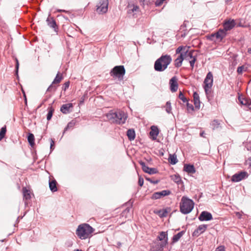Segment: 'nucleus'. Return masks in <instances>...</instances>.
<instances>
[{"instance_id":"6ab92c4d","label":"nucleus","mask_w":251,"mask_h":251,"mask_svg":"<svg viewBox=\"0 0 251 251\" xmlns=\"http://www.w3.org/2000/svg\"><path fill=\"white\" fill-rule=\"evenodd\" d=\"M194 104L196 109L199 110L201 106V101L200 100L199 95L195 92L193 93Z\"/></svg>"},{"instance_id":"ea45409f","label":"nucleus","mask_w":251,"mask_h":251,"mask_svg":"<svg viewBox=\"0 0 251 251\" xmlns=\"http://www.w3.org/2000/svg\"><path fill=\"white\" fill-rule=\"evenodd\" d=\"M141 5H149L152 4L151 0H138Z\"/></svg>"},{"instance_id":"79ce46f5","label":"nucleus","mask_w":251,"mask_h":251,"mask_svg":"<svg viewBox=\"0 0 251 251\" xmlns=\"http://www.w3.org/2000/svg\"><path fill=\"white\" fill-rule=\"evenodd\" d=\"M203 88L204 89V91H205V94L206 95L207 98L208 99H209V97H212L211 91L209 90L211 88H206V87H203Z\"/></svg>"},{"instance_id":"c9c22d12","label":"nucleus","mask_w":251,"mask_h":251,"mask_svg":"<svg viewBox=\"0 0 251 251\" xmlns=\"http://www.w3.org/2000/svg\"><path fill=\"white\" fill-rule=\"evenodd\" d=\"M247 70V67L242 65L237 68V72L239 75H242L244 72H246Z\"/></svg>"},{"instance_id":"3c124183","label":"nucleus","mask_w":251,"mask_h":251,"mask_svg":"<svg viewBox=\"0 0 251 251\" xmlns=\"http://www.w3.org/2000/svg\"><path fill=\"white\" fill-rule=\"evenodd\" d=\"M174 180L176 182L179 183L181 181V178L179 176L175 175Z\"/></svg>"},{"instance_id":"69168bd1","label":"nucleus","mask_w":251,"mask_h":251,"mask_svg":"<svg viewBox=\"0 0 251 251\" xmlns=\"http://www.w3.org/2000/svg\"><path fill=\"white\" fill-rule=\"evenodd\" d=\"M204 134V132L202 131V132L200 133V136H201V137H203V134Z\"/></svg>"},{"instance_id":"aec40b11","label":"nucleus","mask_w":251,"mask_h":251,"mask_svg":"<svg viewBox=\"0 0 251 251\" xmlns=\"http://www.w3.org/2000/svg\"><path fill=\"white\" fill-rule=\"evenodd\" d=\"M150 135L153 140H155L159 134V129L156 126H152L151 127Z\"/></svg>"},{"instance_id":"0e129e2a","label":"nucleus","mask_w":251,"mask_h":251,"mask_svg":"<svg viewBox=\"0 0 251 251\" xmlns=\"http://www.w3.org/2000/svg\"><path fill=\"white\" fill-rule=\"evenodd\" d=\"M91 236H79V238L83 240V239H86L88 237H90Z\"/></svg>"},{"instance_id":"680f3d73","label":"nucleus","mask_w":251,"mask_h":251,"mask_svg":"<svg viewBox=\"0 0 251 251\" xmlns=\"http://www.w3.org/2000/svg\"><path fill=\"white\" fill-rule=\"evenodd\" d=\"M159 235H168V231L160 232L159 233Z\"/></svg>"},{"instance_id":"423d86ee","label":"nucleus","mask_w":251,"mask_h":251,"mask_svg":"<svg viewBox=\"0 0 251 251\" xmlns=\"http://www.w3.org/2000/svg\"><path fill=\"white\" fill-rule=\"evenodd\" d=\"M206 37L208 40L213 41L214 42L217 41L220 42H222L223 39L226 37V34L223 30L218 29L216 32L208 35Z\"/></svg>"},{"instance_id":"37998d69","label":"nucleus","mask_w":251,"mask_h":251,"mask_svg":"<svg viewBox=\"0 0 251 251\" xmlns=\"http://www.w3.org/2000/svg\"><path fill=\"white\" fill-rule=\"evenodd\" d=\"M185 103L186 104L187 109L189 112H192L194 110V106L192 104L189 103V100L188 101V102H186Z\"/></svg>"},{"instance_id":"9b49d317","label":"nucleus","mask_w":251,"mask_h":251,"mask_svg":"<svg viewBox=\"0 0 251 251\" xmlns=\"http://www.w3.org/2000/svg\"><path fill=\"white\" fill-rule=\"evenodd\" d=\"M46 22L49 26L53 29L55 32H58V26L53 17L51 16L50 13H49L48 17L46 20Z\"/></svg>"},{"instance_id":"1a4fd4ad","label":"nucleus","mask_w":251,"mask_h":251,"mask_svg":"<svg viewBox=\"0 0 251 251\" xmlns=\"http://www.w3.org/2000/svg\"><path fill=\"white\" fill-rule=\"evenodd\" d=\"M108 0H100L97 5V11L99 13H105L108 10Z\"/></svg>"},{"instance_id":"c85d7f7f","label":"nucleus","mask_w":251,"mask_h":251,"mask_svg":"<svg viewBox=\"0 0 251 251\" xmlns=\"http://www.w3.org/2000/svg\"><path fill=\"white\" fill-rule=\"evenodd\" d=\"M168 161L172 165L176 164L178 162L176 155L175 153L173 154H170Z\"/></svg>"},{"instance_id":"2f4dec72","label":"nucleus","mask_w":251,"mask_h":251,"mask_svg":"<svg viewBox=\"0 0 251 251\" xmlns=\"http://www.w3.org/2000/svg\"><path fill=\"white\" fill-rule=\"evenodd\" d=\"M27 141H28V143L30 145V146L32 147H33L35 145V143H34L35 138H34V136L32 133H28V136H27Z\"/></svg>"},{"instance_id":"13d9d810","label":"nucleus","mask_w":251,"mask_h":251,"mask_svg":"<svg viewBox=\"0 0 251 251\" xmlns=\"http://www.w3.org/2000/svg\"><path fill=\"white\" fill-rule=\"evenodd\" d=\"M185 230H182V231L178 232L175 235H183L184 234H185Z\"/></svg>"},{"instance_id":"4468645a","label":"nucleus","mask_w":251,"mask_h":251,"mask_svg":"<svg viewBox=\"0 0 251 251\" xmlns=\"http://www.w3.org/2000/svg\"><path fill=\"white\" fill-rule=\"evenodd\" d=\"M198 218L201 221H207L211 220L213 219V217L210 212L203 211L201 212Z\"/></svg>"},{"instance_id":"e433bc0d","label":"nucleus","mask_w":251,"mask_h":251,"mask_svg":"<svg viewBox=\"0 0 251 251\" xmlns=\"http://www.w3.org/2000/svg\"><path fill=\"white\" fill-rule=\"evenodd\" d=\"M6 132V127L4 126L1 127L0 131V141H1L5 136Z\"/></svg>"},{"instance_id":"338daca9","label":"nucleus","mask_w":251,"mask_h":251,"mask_svg":"<svg viewBox=\"0 0 251 251\" xmlns=\"http://www.w3.org/2000/svg\"><path fill=\"white\" fill-rule=\"evenodd\" d=\"M248 52L251 54V48H249L248 50Z\"/></svg>"},{"instance_id":"603ef678","label":"nucleus","mask_w":251,"mask_h":251,"mask_svg":"<svg viewBox=\"0 0 251 251\" xmlns=\"http://www.w3.org/2000/svg\"><path fill=\"white\" fill-rule=\"evenodd\" d=\"M164 1L162 0H156L155 4L156 6H160L163 3Z\"/></svg>"},{"instance_id":"393cba45","label":"nucleus","mask_w":251,"mask_h":251,"mask_svg":"<svg viewBox=\"0 0 251 251\" xmlns=\"http://www.w3.org/2000/svg\"><path fill=\"white\" fill-rule=\"evenodd\" d=\"M238 100L241 104L246 105L248 107L251 106V100L243 98L239 96Z\"/></svg>"},{"instance_id":"20e7f679","label":"nucleus","mask_w":251,"mask_h":251,"mask_svg":"<svg viewBox=\"0 0 251 251\" xmlns=\"http://www.w3.org/2000/svg\"><path fill=\"white\" fill-rule=\"evenodd\" d=\"M109 74L113 78H117L118 80L122 81L126 74V70L123 65L116 66L110 71Z\"/></svg>"},{"instance_id":"09e8293b","label":"nucleus","mask_w":251,"mask_h":251,"mask_svg":"<svg viewBox=\"0 0 251 251\" xmlns=\"http://www.w3.org/2000/svg\"><path fill=\"white\" fill-rule=\"evenodd\" d=\"M196 60H197V58L196 57L195 58H193V59L189 60L190 66L191 67V68L192 69L194 68V64H195V62L196 61Z\"/></svg>"},{"instance_id":"58836bf2","label":"nucleus","mask_w":251,"mask_h":251,"mask_svg":"<svg viewBox=\"0 0 251 251\" xmlns=\"http://www.w3.org/2000/svg\"><path fill=\"white\" fill-rule=\"evenodd\" d=\"M178 98L181 100L183 103H185L186 102H188L189 100L184 95L183 92L182 91H179V95H178Z\"/></svg>"},{"instance_id":"5fc2aeb1","label":"nucleus","mask_w":251,"mask_h":251,"mask_svg":"<svg viewBox=\"0 0 251 251\" xmlns=\"http://www.w3.org/2000/svg\"><path fill=\"white\" fill-rule=\"evenodd\" d=\"M16 67H15V68H16V73L17 75L18 74V72L19 67V63L18 60L17 58H16Z\"/></svg>"},{"instance_id":"dca6fc26","label":"nucleus","mask_w":251,"mask_h":251,"mask_svg":"<svg viewBox=\"0 0 251 251\" xmlns=\"http://www.w3.org/2000/svg\"><path fill=\"white\" fill-rule=\"evenodd\" d=\"M22 191L23 193V200L25 201V204H27V201L31 199L30 191L25 187L23 188Z\"/></svg>"},{"instance_id":"0eeeda50","label":"nucleus","mask_w":251,"mask_h":251,"mask_svg":"<svg viewBox=\"0 0 251 251\" xmlns=\"http://www.w3.org/2000/svg\"><path fill=\"white\" fill-rule=\"evenodd\" d=\"M63 76L62 74L59 72L57 74L55 77L52 82L51 84L49 86L47 90V92H54L57 89V86L55 85L56 84H59L63 79Z\"/></svg>"},{"instance_id":"f03ea898","label":"nucleus","mask_w":251,"mask_h":251,"mask_svg":"<svg viewBox=\"0 0 251 251\" xmlns=\"http://www.w3.org/2000/svg\"><path fill=\"white\" fill-rule=\"evenodd\" d=\"M172 57L170 55H162L154 63V69L157 72H163L165 70L171 63Z\"/></svg>"},{"instance_id":"72a5a7b5","label":"nucleus","mask_w":251,"mask_h":251,"mask_svg":"<svg viewBox=\"0 0 251 251\" xmlns=\"http://www.w3.org/2000/svg\"><path fill=\"white\" fill-rule=\"evenodd\" d=\"M139 163L141 165L142 170L145 173H148L150 168L147 166L146 163L142 160L139 161Z\"/></svg>"},{"instance_id":"f8f14e48","label":"nucleus","mask_w":251,"mask_h":251,"mask_svg":"<svg viewBox=\"0 0 251 251\" xmlns=\"http://www.w3.org/2000/svg\"><path fill=\"white\" fill-rule=\"evenodd\" d=\"M171 193L169 190H164L160 192H154L151 196V199L152 200H157L160 199L163 197L168 196Z\"/></svg>"},{"instance_id":"774afa93","label":"nucleus","mask_w":251,"mask_h":251,"mask_svg":"<svg viewBox=\"0 0 251 251\" xmlns=\"http://www.w3.org/2000/svg\"><path fill=\"white\" fill-rule=\"evenodd\" d=\"M46 100H47V99H45V100L43 101L42 103L41 104V105H40V106L39 107H40V106H41V105H42V104H43L45 102H46Z\"/></svg>"},{"instance_id":"052dcab7","label":"nucleus","mask_w":251,"mask_h":251,"mask_svg":"<svg viewBox=\"0 0 251 251\" xmlns=\"http://www.w3.org/2000/svg\"><path fill=\"white\" fill-rule=\"evenodd\" d=\"M217 232V231L214 228H211L209 233L211 235H213V234H215V232Z\"/></svg>"},{"instance_id":"f3484780","label":"nucleus","mask_w":251,"mask_h":251,"mask_svg":"<svg viewBox=\"0 0 251 251\" xmlns=\"http://www.w3.org/2000/svg\"><path fill=\"white\" fill-rule=\"evenodd\" d=\"M130 208L127 207L120 214V218L123 219L122 224L126 221V219L130 217Z\"/></svg>"},{"instance_id":"de8ad7c7","label":"nucleus","mask_w":251,"mask_h":251,"mask_svg":"<svg viewBox=\"0 0 251 251\" xmlns=\"http://www.w3.org/2000/svg\"><path fill=\"white\" fill-rule=\"evenodd\" d=\"M70 85V81H68L63 84L62 89V90L66 91L69 87Z\"/></svg>"},{"instance_id":"bf43d9fd","label":"nucleus","mask_w":251,"mask_h":251,"mask_svg":"<svg viewBox=\"0 0 251 251\" xmlns=\"http://www.w3.org/2000/svg\"><path fill=\"white\" fill-rule=\"evenodd\" d=\"M85 96H83L81 98H80V102H79V104H82L83 102H84V101L85 100Z\"/></svg>"},{"instance_id":"7ed1b4c3","label":"nucleus","mask_w":251,"mask_h":251,"mask_svg":"<svg viewBox=\"0 0 251 251\" xmlns=\"http://www.w3.org/2000/svg\"><path fill=\"white\" fill-rule=\"evenodd\" d=\"M194 202L186 196H183L179 204L180 211L184 214L190 213L194 208Z\"/></svg>"},{"instance_id":"bb28decb","label":"nucleus","mask_w":251,"mask_h":251,"mask_svg":"<svg viewBox=\"0 0 251 251\" xmlns=\"http://www.w3.org/2000/svg\"><path fill=\"white\" fill-rule=\"evenodd\" d=\"M56 185L57 182L55 179L49 181V187L52 192H55L57 191Z\"/></svg>"},{"instance_id":"9d476101","label":"nucleus","mask_w":251,"mask_h":251,"mask_svg":"<svg viewBox=\"0 0 251 251\" xmlns=\"http://www.w3.org/2000/svg\"><path fill=\"white\" fill-rule=\"evenodd\" d=\"M248 176V174L247 172L242 171L233 175L231 178L232 182H239L247 178Z\"/></svg>"},{"instance_id":"a211bd4d","label":"nucleus","mask_w":251,"mask_h":251,"mask_svg":"<svg viewBox=\"0 0 251 251\" xmlns=\"http://www.w3.org/2000/svg\"><path fill=\"white\" fill-rule=\"evenodd\" d=\"M208 226L207 225H200L197 229H196L193 233L192 235H197V234H201L203 233L206 229Z\"/></svg>"},{"instance_id":"5701e85b","label":"nucleus","mask_w":251,"mask_h":251,"mask_svg":"<svg viewBox=\"0 0 251 251\" xmlns=\"http://www.w3.org/2000/svg\"><path fill=\"white\" fill-rule=\"evenodd\" d=\"M73 107V104L71 103L63 104L61 108L60 111L63 114H68L70 113V108Z\"/></svg>"},{"instance_id":"864d4df0","label":"nucleus","mask_w":251,"mask_h":251,"mask_svg":"<svg viewBox=\"0 0 251 251\" xmlns=\"http://www.w3.org/2000/svg\"><path fill=\"white\" fill-rule=\"evenodd\" d=\"M144 184V179L141 177H139V180H138V184L140 186H142Z\"/></svg>"},{"instance_id":"f257e3e1","label":"nucleus","mask_w":251,"mask_h":251,"mask_svg":"<svg viewBox=\"0 0 251 251\" xmlns=\"http://www.w3.org/2000/svg\"><path fill=\"white\" fill-rule=\"evenodd\" d=\"M106 117L112 123L122 125L125 123L127 115L122 110H111L106 114Z\"/></svg>"},{"instance_id":"a878e982","label":"nucleus","mask_w":251,"mask_h":251,"mask_svg":"<svg viewBox=\"0 0 251 251\" xmlns=\"http://www.w3.org/2000/svg\"><path fill=\"white\" fill-rule=\"evenodd\" d=\"M157 240L161 241L160 247L163 248L167 244L168 236H157Z\"/></svg>"},{"instance_id":"b1692460","label":"nucleus","mask_w":251,"mask_h":251,"mask_svg":"<svg viewBox=\"0 0 251 251\" xmlns=\"http://www.w3.org/2000/svg\"><path fill=\"white\" fill-rule=\"evenodd\" d=\"M183 170L188 173L194 174L196 172V169L193 165L185 164L184 166Z\"/></svg>"},{"instance_id":"a19ab883","label":"nucleus","mask_w":251,"mask_h":251,"mask_svg":"<svg viewBox=\"0 0 251 251\" xmlns=\"http://www.w3.org/2000/svg\"><path fill=\"white\" fill-rule=\"evenodd\" d=\"M166 111L168 113H170L172 110L171 103L170 101H168L166 103Z\"/></svg>"},{"instance_id":"ddd939ff","label":"nucleus","mask_w":251,"mask_h":251,"mask_svg":"<svg viewBox=\"0 0 251 251\" xmlns=\"http://www.w3.org/2000/svg\"><path fill=\"white\" fill-rule=\"evenodd\" d=\"M213 74L211 72H209L204 80V87L206 88H211L213 85Z\"/></svg>"},{"instance_id":"cd10ccee","label":"nucleus","mask_w":251,"mask_h":251,"mask_svg":"<svg viewBox=\"0 0 251 251\" xmlns=\"http://www.w3.org/2000/svg\"><path fill=\"white\" fill-rule=\"evenodd\" d=\"M126 135L129 141L133 140L135 138V132L134 129H129L127 131Z\"/></svg>"},{"instance_id":"e2e57ef3","label":"nucleus","mask_w":251,"mask_h":251,"mask_svg":"<svg viewBox=\"0 0 251 251\" xmlns=\"http://www.w3.org/2000/svg\"><path fill=\"white\" fill-rule=\"evenodd\" d=\"M56 12H60H60L67 13V11L66 10H63V9H57Z\"/></svg>"},{"instance_id":"412c9836","label":"nucleus","mask_w":251,"mask_h":251,"mask_svg":"<svg viewBox=\"0 0 251 251\" xmlns=\"http://www.w3.org/2000/svg\"><path fill=\"white\" fill-rule=\"evenodd\" d=\"M184 53H181L179 54L177 58L175 60V66L176 68H179L182 65V63L183 60H184Z\"/></svg>"},{"instance_id":"c756f323","label":"nucleus","mask_w":251,"mask_h":251,"mask_svg":"<svg viewBox=\"0 0 251 251\" xmlns=\"http://www.w3.org/2000/svg\"><path fill=\"white\" fill-rule=\"evenodd\" d=\"M52 103L50 104V106L48 108V112L47 115V119L48 121H50L51 120L53 115V113L54 111V109L52 106Z\"/></svg>"},{"instance_id":"4d7b16f0","label":"nucleus","mask_w":251,"mask_h":251,"mask_svg":"<svg viewBox=\"0 0 251 251\" xmlns=\"http://www.w3.org/2000/svg\"><path fill=\"white\" fill-rule=\"evenodd\" d=\"M54 142L53 141V140L51 138L50 139V150H52L53 149H52V147L54 146Z\"/></svg>"},{"instance_id":"2eb2a0df","label":"nucleus","mask_w":251,"mask_h":251,"mask_svg":"<svg viewBox=\"0 0 251 251\" xmlns=\"http://www.w3.org/2000/svg\"><path fill=\"white\" fill-rule=\"evenodd\" d=\"M170 90L172 92H175L177 91L178 87L177 79L176 76L173 77L169 81Z\"/></svg>"},{"instance_id":"49530a36","label":"nucleus","mask_w":251,"mask_h":251,"mask_svg":"<svg viewBox=\"0 0 251 251\" xmlns=\"http://www.w3.org/2000/svg\"><path fill=\"white\" fill-rule=\"evenodd\" d=\"M159 213L161 217H166L168 214V212L166 209H163L159 211Z\"/></svg>"},{"instance_id":"a18cd8bd","label":"nucleus","mask_w":251,"mask_h":251,"mask_svg":"<svg viewBox=\"0 0 251 251\" xmlns=\"http://www.w3.org/2000/svg\"><path fill=\"white\" fill-rule=\"evenodd\" d=\"M146 179L147 181H148L150 182L151 183L154 184H157L159 182V180H158V179L153 180L151 178H148V177H146Z\"/></svg>"},{"instance_id":"c03bdc74","label":"nucleus","mask_w":251,"mask_h":251,"mask_svg":"<svg viewBox=\"0 0 251 251\" xmlns=\"http://www.w3.org/2000/svg\"><path fill=\"white\" fill-rule=\"evenodd\" d=\"M158 172V170L155 168H150L148 174L150 175H153L157 174Z\"/></svg>"},{"instance_id":"4be33fe9","label":"nucleus","mask_w":251,"mask_h":251,"mask_svg":"<svg viewBox=\"0 0 251 251\" xmlns=\"http://www.w3.org/2000/svg\"><path fill=\"white\" fill-rule=\"evenodd\" d=\"M182 52L184 53V57H185L184 59L185 60H190L196 57L193 55L195 52L194 50H189L187 49L186 50H183Z\"/></svg>"},{"instance_id":"4c0bfd02","label":"nucleus","mask_w":251,"mask_h":251,"mask_svg":"<svg viewBox=\"0 0 251 251\" xmlns=\"http://www.w3.org/2000/svg\"><path fill=\"white\" fill-rule=\"evenodd\" d=\"M188 48L186 46H179L176 50V53L180 54L183 50H186Z\"/></svg>"},{"instance_id":"8fccbe9b","label":"nucleus","mask_w":251,"mask_h":251,"mask_svg":"<svg viewBox=\"0 0 251 251\" xmlns=\"http://www.w3.org/2000/svg\"><path fill=\"white\" fill-rule=\"evenodd\" d=\"M215 251H226L224 246H220L218 247Z\"/></svg>"},{"instance_id":"f704fd0d","label":"nucleus","mask_w":251,"mask_h":251,"mask_svg":"<svg viewBox=\"0 0 251 251\" xmlns=\"http://www.w3.org/2000/svg\"><path fill=\"white\" fill-rule=\"evenodd\" d=\"M220 125V123L217 120H214L210 124V126L213 130L217 129L219 127Z\"/></svg>"},{"instance_id":"473e14b6","label":"nucleus","mask_w":251,"mask_h":251,"mask_svg":"<svg viewBox=\"0 0 251 251\" xmlns=\"http://www.w3.org/2000/svg\"><path fill=\"white\" fill-rule=\"evenodd\" d=\"M76 123L75 120H73L68 124H67V126L65 127L64 131H63V134L66 132L68 130L73 128V127L75 126Z\"/></svg>"},{"instance_id":"7c9ffc66","label":"nucleus","mask_w":251,"mask_h":251,"mask_svg":"<svg viewBox=\"0 0 251 251\" xmlns=\"http://www.w3.org/2000/svg\"><path fill=\"white\" fill-rule=\"evenodd\" d=\"M139 9V6L132 4L131 5L128 6L127 13L128 14H134L135 12L137 11Z\"/></svg>"},{"instance_id":"6e6d98bb","label":"nucleus","mask_w":251,"mask_h":251,"mask_svg":"<svg viewBox=\"0 0 251 251\" xmlns=\"http://www.w3.org/2000/svg\"><path fill=\"white\" fill-rule=\"evenodd\" d=\"M181 236H173V240L174 242L177 241Z\"/></svg>"},{"instance_id":"6e6552de","label":"nucleus","mask_w":251,"mask_h":251,"mask_svg":"<svg viewBox=\"0 0 251 251\" xmlns=\"http://www.w3.org/2000/svg\"><path fill=\"white\" fill-rule=\"evenodd\" d=\"M235 25L236 23L234 20L231 19H226L223 23V28H220L219 30H223L224 33H225L226 37L227 34V32L234 28Z\"/></svg>"},{"instance_id":"39448f33","label":"nucleus","mask_w":251,"mask_h":251,"mask_svg":"<svg viewBox=\"0 0 251 251\" xmlns=\"http://www.w3.org/2000/svg\"><path fill=\"white\" fill-rule=\"evenodd\" d=\"M95 229L88 224L84 223L79 225L76 230V235H89L94 233Z\"/></svg>"}]
</instances>
